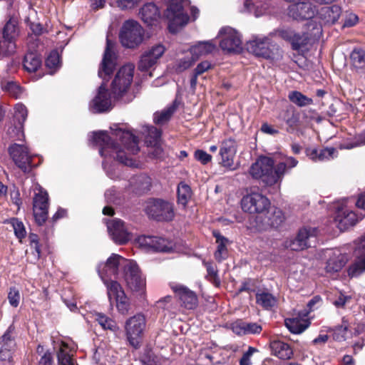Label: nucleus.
<instances>
[{
	"label": "nucleus",
	"mask_w": 365,
	"mask_h": 365,
	"mask_svg": "<svg viewBox=\"0 0 365 365\" xmlns=\"http://www.w3.org/2000/svg\"><path fill=\"white\" fill-rule=\"evenodd\" d=\"M107 229L111 239L117 244H125L130 240V233L124 222L118 218L106 222Z\"/></svg>",
	"instance_id": "obj_25"
},
{
	"label": "nucleus",
	"mask_w": 365,
	"mask_h": 365,
	"mask_svg": "<svg viewBox=\"0 0 365 365\" xmlns=\"http://www.w3.org/2000/svg\"><path fill=\"white\" fill-rule=\"evenodd\" d=\"M269 200L258 192H252L245 195L241 200L243 211L250 213H264L270 206Z\"/></svg>",
	"instance_id": "obj_12"
},
{
	"label": "nucleus",
	"mask_w": 365,
	"mask_h": 365,
	"mask_svg": "<svg viewBox=\"0 0 365 365\" xmlns=\"http://www.w3.org/2000/svg\"><path fill=\"white\" fill-rule=\"evenodd\" d=\"M275 8L270 0H245L242 13L252 14L256 17L274 13Z\"/></svg>",
	"instance_id": "obj_23"
},
{
	"label": "nucleus",
	"mask_w": 365,
	"mask_h": 365,
	"mask_svg": "<svg viewBox=\"0 0 365 365\" xmlns=\"http://www.w3.org/2000/svg\"><path fill=\"white\" fill-rule=\"evenodd\" d=\"M134 69L135 66L128 63L118 70L111 84L114 98L118 99L127 92L133 81Z\"/></svg>",
	"instance_id": "obj_7"
},
{
	"label": "nucleus",
	"mask_w": 365,
	"mask_h": 365,
	"mask_svg": "<svg viewBox=\"0 0 365 365\" xmlns=\"http://www.w3.org/2000/svg\"><path fill=\"white\" fill-rule=\"evenodd\" d=\"M166 51L165 46L160 43L155 44L140 56L138 68L140 71H147L157 64Z\"/></svg>",
	"instance_id": "obj_18"
},
{
	"label": "nucleus",
	"mask_w": 365,
	"mask_h": 365,
	"mask_svg": "<svg viewBox=\"0 0 365 365\" xmlns=\"http://www.w3.org/2000/svg\"><path fill=\"white\" fill-rule=\"evenodd\" d=\"M148 136L146 137V143L150 146H155L159 144L161 137V131L153 126H146Z\"/></svg>",
	"instance_id": "obj_51"
},
{
	"label": "nucleus",
	"mask_w": 365,
	"mask_h": 365,
	"mask_svg": "<svg viewBox=\"0 0 365 365\" xmlns=\"http://www.w3.org/2000/svg\"><path fill=\"white\" fill-rule=\"evenodd\" d=\"M125 259L120 255L113 253L108 258L106 262L98 264L97 271L106 287H108V283L117 282L113 279L112 277L115 278V276L118 274L119 265L122 262L125 263Z\"/></svg>",
	"instance_id": "obj_11"
},
{
	"label": "nucleus",
	"mask_w": 365,
	"mask_h": 365,
	"mask_svg": "<svg viewBox=\"0 0 365 365\" xmlns=\"http://www.w3.org/2000/svg\"><path fill=\"white\" fill-rule=\"evenodd\" d=\"M220 46L226 53H237L242 50L240 34L231 27L222 28L219 31Z\"/></svg>",
	"instance_id": "obj_14"
},
{
	"label": "nucleus",
	"mask_w": 365,
	"mask_h": 365,
	"mask_svg": "<svg viewBox=\"0 0 365 365\" xmlns=\"http://www.w3.org/2000/svg\"><path fill=\"white\" fill-rule=\"evenodd\" d=\"M216 48L215 44L211 41H201L190 48V54L196 58L212 53Z\"/></svg>",
	"instance_id": "obj_39"
},
{
	"label": "nucleus",
	"mask_w": 365,
	"mask_h": 365,
	"mask_svg": "<svg viewBox=\"0 0 365 365\" xmlns=\"http://www.w3.org/2000/svg\"><path fill=\"white\" fill-rule=\"evenodd\" d=\"M60 56L56 51H52L46 60V65L50 69L56 70L59 67Z\"/></svg>",
	"instance_id": "obj_57"
},
{
	"label": "nucleus",
	"mask_w": 365,
	"mask_h": 365,
	"mask_svg": "<svg viewBox=\"0 0 365 365\" xmlns=\"http://www.w3.org/2000/svg\"><path fill=\"white\" fill-rule=\"evenodd\" d=\"M247 49L257 57L265 59H274L279 53V46L269 36L254 35L247 42Z\"/></svg>",
	"instance_id": "obj_4"
},
{
	"label": "nucleus",
	"mask_w": 365,
	"mask_h": 365,
	"mask_svg": "<svg viewBox=\"0 0 365 365\" xmlns=\"http://www.w3.org/2000/svg\"><path fill=\"white\" fill-rule=\"evenodd\" d=\"M194 157L196 160L200 162L202 165H206L212 160V155L203 150H196Z\"/></svg>",
	"instance_id": "obj_60"
},
{
	"label": "nucleus",
	"mask_w": 365,
	"mask_h": 365,
	"mask_svg": "<svg viewBox=\"0 0 365 365\" xmlns=\"http://www.w3.org/2000/svg\"><path fill=\"white\" fill-rule=\"evenodd\" d=\"M307 155L314 162H324L337 156L335 148L327 147L322 149L310 148L307 150Z\"/></svg>",
	"instance_id": "obj_31"
},
{
	"label": "nucleus",
	"mask_w": 365,
	"mask_h": 365,
	"mask_svg": "<svg viewBox=\"0 0 365 365\" xmlns=\"http://www.w3.org/2000/svg\"><path fill=\"white\" fill-rule=\"evenodd\" d=\"M363 145H365V131L354 138L340 143L339 147L340 149H351Z\"/></svg>",
	"instance_id": "obj_49"
},
{
	"label": "nucleus",
	"mask_w": 365,
	"mask_h": 365,
	"mask_svg": "<svg viewBox=\"0 0 365 365\" xmlns=\"http://www.w3.org/2000/svg\"><path fill=\"white\" fill-rule=\"evenodd\" d=\"M191 197V189L189 185L180 182L178 187V202L185 207Z\"/></svg>",
	"instance_id": "obj_47"
},
{
	"label": "nucleus",
	"mask_w": 365,
	"mask_h": 365,
	"mask_svg": "<svg viewBox=\"0 0 365 365\" xmlns=\"http://www.w3.org/2000/svg\"><path fill=\"white\" fill-rule=\"evenodd\" d=\"M95 317L96 320L103 329H109L112 331L118 330L119 328L116 322L104 314L98 312L96 313Z\"/></svg>",
	"instance_id": "obj_45"
},
{
	"label": "nucleus",
	"mask_w": 365,
	"mask_h": 365,
	"mask_svg": "<svg viewBox=\"0 0 365 365\" xmlns=\"http://www.w3.org/2000/svg\"><path fill=\"white\" fill-rule=\"evenodd\" d=\"M317 234L316 228L303 227L299 230L294 239L285 242V246L294 251L304 250L312 246V242L315 240Z\"/></svg>",
	"instance_id": "obj_17"
},
{
	"label": "nucleus",
	"mask_w": 365,
	"mask_h": 365,
	"mask_svg": "<svg viewBox=\"0 0 365 365\" xmlns=\"http://www.w3.org/2000/svg\"><path fill=\"white\" fill-rule=\"evenodd\" d=\"M10 222L14 228V234L17 238L21 240L26 235V231L24 223L17 218H12Z\"/></svg>",
	"instance_id": "obj_56"
},
{
	"label": "nucleus",
	"mask_w": 365,
	"mask_h": 365,
	"mask_svg": "<svg viewBox=\"0 0 365 365\" xmlns=\"http://www.w3.org/2000/svg\"><path fill=\"white\" fill-rule=\"evenodd\" d=\"M143 36L142 26L136 21L128 20L121 28L120 40L123 46L133 48L143 42Z\"/></svg>",
	"instance_id": "obj_6"
},
{
	"label": "nucleus",
	"mask_w": 365,
	"mask_h": 365,
	"mask_svg": "<svg viewBox=\"0 0 365 365\" xmlns=\"http://www.w3.org/2000/svg\"><path fill=\"white\" fill-rule=\"evenodd\" d=\"M8 151L15 165L24 173L31 170L34 156L26 145L14 143L9 147Z\"/></svg>",
	"instance_id": "obj_13"
},
{
	"label": "nucleus",
	"mask_w": 365,
	"mask_h": 365,
	"mask_svg": "<svg viewBox=\"0 0 365 365\" xmlns=\"http://www.w3.org/2000/svg\"><path fill=\"white\" fill-rule=\"evenodd\" d=\"M272 353L280 359L287 360L292 358L293 351L290 346L281 341H274L270 344Z\"/></svg>",
	"instance_id": "obj_37"
},
{
	"label": "nucleus",
	"mask_w": 365,
	"mask_h": 365,
	"mask_svg": "<svg viewBox=\"0 0 365 365\" xmlns=\"http://www.w3.org/2000/svg\"><path fill=\"white\" fill-rule=\"evenodd\" d=\"M249 173L253 179L260 180L265 187L277 185L279 189L286 173V165L277 163L274 165L273 158L262 155L251 165Z\"/></svg>",
	"instance_id": "obj_3"
},
{
	"label": "nucleus",
	"mask_w": 365,
	"mask_h": 365,
	"mask_svg": "<svg viewBox=\"0 0 365 365\" xmlns=\"http://www.w3.org/2000/svg\"><path fill=\"white\" fill-rule=\"evenodd\" d=\"M19 34L18 22L14 18L9 19L3 29V38L4 43H8L9 47L14 51L16 48L15 41Z\"/></svg>",
	"instance_id": "obj_32"
},
{
	"label": "nucleus",
	"mask_w": 365,
	"mask_h": 365,
	"mask_svg": "<svg viewBox=\"0 0 365 365\" xmlns=\"http://www.w3.org/2000/svg\"><path fill=\"white\" fill-rule=\"evenodd\" d=\"M8 299L9 304L14 307H17L19 304L20 294L16 287H11L8 294Z\"/></svg>",
	"instance_id": "obj_59"
},
{
	"label": "nucleus",
	"mask_w": 365,
	"mask_h": 365,
	"mask_svg": "<svg viewBox=\"0 0 365 365\" xmlns=\"http://www.w3.org/2000/svg\"><path fill=\"white\" fill-rule=\"evenodd\" d=\"M204 265L206 267L208 279L213 283L216 287L220 286V280L218 277L217 270L213 267L212 264L210 262H204Z\"/></svg>",
	"instance_id": "obj_55"
},
{
	"label": "nucleus",
	"mask_w": 365,
	"mask_h": 365,
	"mask_svg": "<svg viewBox=\"0 0 365 365\" xmlns=\"http://www.w3.org/2000/svg\"><path fill=\"white\" fill-rule=\"evenodd\" d=\"M319 18L324 24H334L339 19L341 14V8L338 5L324 6L317 11Z\"/></svg>",
	"instance_id": "obj_30"
},
{
	"label": "nucleus",
	"mask_w": 365,
	"mask_h": 365,
	"mask_svg": "<svg viewBox=\"0 0 365 365\" xmlns=\"http://www.w3.org/2000/svg\"><path fill=\"white\" fill-rule=\"evenodd\" d=\"M111 130L112 135L120 139L121 145L111 142L110 137L103 130L93 133L91 142L100 146L99 153L102 157H113L125 165L136 167V163L130 155L137 154L140 150L138 138L130 131L120 128Z\"/></svg>",
	"instance_id": "obj_1"
},
{
	"label": "nucleus",
	"mask_w": 365,
	"mask_h": 365,
	"mask_svg": "<svg viewBox=\"0 0 365 365\" xmlns=\"http://www.w3.org/2000/svg\"><path fill=\"white\" fill-rule=\"evenodd\" d=\"M1 87L3 91L7 92L15 98H19L21 93L20 87L14 81H2L1 83Z\"/></svg>",
	"instance_id": "obj_53"
},
{
	"label": "nucleus",
	"mask_w": 365,
	"mask_h": 365,
	"mask_svg": "<svg viewBox=\"0 0 365 365\" xmlns=\"http://www.w3.org/2000/svg\"><path fill=\"white\" fill-rule=\"evenodd\" d=\"M348 322L343 319L342 324L333 329V338L336 341H342L346 339L348 331Z\"/></svg>",
	"instance_id": "obj_54"
},
{
	"label": "nucleus",
	"mask_w": 365,
	"mask_h": 365,
	"mask_svg": "<svg viewBox=\"0 0 365 365\" xmlns=\"http://www.w3.org/2000/svg\"><path fill=\"white\" fill-rule=\"evenodd\" d=\"M138 243L141 247L150 249L156 252H172L174 250V244L165 238L154 236H140Z\"/></svg>",
	"instance_id": "obj_22"
},
{
	"label": "nucleus",
	"mask_w": 365,
	"mask_h": 365,
	"mask_svg": "<svg viewBox=\"0 0 365 365\" xmlns=\"http://www.w3.org/2000/svg\"><path fill=\"white\" fill-rule=\"evenodd\" d=\"M289 100L298 107H304L313 103V100L297 91H290L288 94Z\"/></svg>",
	"instance_id": "obj_44"
},
{
	"label": "nucleus",
	"mask_w": 365,
	"mask_h": 365,
	"mask_svg": "<svg viewBox=\"0 0 365 365\" xmlns=\"http://www.w3.org/2000/svg\"><path fill=\"white\" fill-rule=\"evenodd\" d=\"M317 13V6L308 0L294 3L287 8L288 16L298 21L311 19Z\"/></svg>",
	"instance_id": "obj_15"
},
{
	"label": "nucleus",
	"mask_w": 365,
	"mask_h": 365,
	"mask_svg": "<svg viewBox=\"0 0 365 365\" xmlns=\"http://www.w3.org/2000/svg\"><path fill=\"white\" fill-rule=\"evenodd\" d=\"M258 350L256 348L249 346L247 351L243 354L242 358L240 359L239 363L240 365H251V357Z\"/></svg>",
	"instance_id": "obj_61"
},
{
	"label": "nucleus",
	"mask_w": 365,
	"mask_h": 365,
	"mask_svg": "<svg viewBox=\"0 0 365 365\" xmlns=\"http://www.w3.org/2000/svg\"><path fill=\"white\" fill-rule=\"evenodd\" d=\"M196 58L190 55V53L185 57L178 60L175 65V70L178 73L183 72L189 68L195 61Z\"/></svg>",
	"instance_id": "obj_50"
},
{
	"label": "nucleus",
	"mask_w": 365,
	"mask_h": 365,
	"mask_svg": "<svg viewBox=\"0 0 365 365\" xmlns=\"http://www.w3.org/2000/svg\"><path fill=\"white\" fill-rule=\"evenodd\" d=\"M365 215H359L346 207H341L336 210L334 222L341 231H345L354 226Z\"/></svg>",
	"instance_id": "obj_21"
},
{
	"label": "nucleus",
	"mask_w": 365,
	"mask_h": 365,
	"mask_svg": "<svg viewBox=\"0 0 365 365\" xmlns=\"http://www.w3.org/2000/svg\"><path fill=\"white\" fill-rule=\"evenodd\" d=\"M280 117L288 126L287 128V132H293L299 121V113L294 108H290L282 113Z\"/></svg>",
	"instance_id": "obj_40"
},
{
	"label": "nucleus",
	"mask_w": 365,
	"mask_h": 365,
	"mask_svg": "<svg viewBox=\"0 0 365 365\" xmlns=\"http://www.w3.org/2000/svg\"><path fill=\"white\" fill-rule=\"evenodd\" d=\"M245 335L251 334H259L262 331V327L257 323L245 322Z\"/></svg>",
	"instance_id": "obj_64"
},
{
	"label": "nucleus",
	"mask_w": 365,
	"mask_h": 365,
	"mask_svg": "<svg viewBox=\"0 0 365 365\" xmlns=\"http://www.w3.org/2000/svg\"><path fill=\"white\" fill-rule=\"evenodd\" d=\"M114 46V43L107 37L106 49L98 73L99 78H102L103 82L99 86L96 96L90 104V108L94 113L106 112L112 108L111 97L105 81L109 80L115 69Z\"/></svg>",
	"instance_id": "obj_2"
},
{
	"label": "nucleus",
	"mask_w": 365,
	"mask_h": 365,
	"mask_svg": "<svg viewBox=\"0 0 365 365\" xmlns=\"http://www.w3.org/2000/svg\"><path fill=\"white\" fill-rule=\"evenodd\" d=\"M237 143L232 138L224 140L221 143L220 155L221 157L220 164L230 170H235L238 165L234 164V158L237 153Z\"/></svg>",
	"instance_id": "obj_24"
},
{
	"label": "nucleus",
	"mask_w": 365,
	"mask_h": 365,
	"mask_svg": "<svg viewBox=\"0 0 365 365\" xmlns=\"http://www.w3.org/2000/svg\"><path fill=\"white\" fill-rule=\"evenodd\" d=\"M177 108V105L174 102L172 105L167 107L160 112H156L154 113L153 120L155 124L163 125L168 122L172 115L174 113Z\"/></svg>",
	"instance_id": "obj_43"
},
{
	"label": "nucleus",
	"mask_w": 365,
	"mask_h": 365,
	"mask_svg": "<svg viewBox=\"0 0 365 365\" xmlns=\"http://www.w3.org/2000/svg\"><path fill=\"white\" fill-rule=\"evenodd\" d=\"M145 326V317L140 314L126 320L125 324V334L130 345L133 348L138 349L140 347Z\"/></svg>",
	"instance_id": "obj_8"
},
{
	"label": "nucleus",
	"mask_w": 365,
	"mask_h": 365,
	"mask_svg": "<svg viewBox=\"0 0 365 365\" xmlns=\"http://www.w3.org/2000/svg\"><path fill=\"white\" fill-rule=\"evenodd\" d=\"M359 22V17L356 14L350 13L346 16L343 27H352L356 25Z\"/></svg>",
	"instance_id": "obj_63"
},
{
	"label": "nucleus",
	"mask_w": 365,
	"mask_h": 365,
	"mask_svg": "<svg viewBox=\"0 0 365 365\" xmlns=\"http://www.w3.org/2000/svg\"><path fill=\"white\" fill-rule=\"evenodd\" d=\"M168 6L165 16L168 20V29L170 33H177L189 21L188 15L184 12V0H167Z\"/></svg>",
	"instance_id": "obj_5"
},
{
	"label": "nucleus",
	"mask_w": 365,
	"mask_h": 365,
	"mask_svg": "<svg viewBox=\"0 0 365 365\" xmlns=\"http://www.w3.org/2000/svg\"><path fill=\"white\" fill-rule=\"evenodd\" d=\"M15 327L10 325L5 333L0 338V359L4 361H10L16 343L14 339Z\"/></svg>",
	"instance_id": "obj_26"
},
{
	"label": "nucleus",
	"mask_w": 365,
	"mask_h": 365,
	"mask_svg": "<svg viewBox=\"0 0 365 365\" xmlns=\"http://www.w3.org/2000/svg\"><path fill=\"white\" fill-rule=\"evenodd\" d=\"M41 61L34 53H28L24 57V66L29 72H35L41 66Z\"/></svg>",
	"instance_id": "obj_48"
},
{
	"label": "nucleus",
	"mask_w": 365,
	"mask_h": 365,
	"mask_svg": "<svg viewBox=\"0 0 365 365\" xmlns=\"http://www.w3.org/2000/svg\"><path fill=\"white\" fill-rule=\"evenodd\" d=\"M124 279L128 287L133 292L142 290L145 285L138 264L133 260H125Z\"/></svg>",
	"instance_id": "obj_16"
},
{
	"label": "nucleus",
	"mask_w": 365,
	"mask_h": 365,
	"mask_svg": "<svg viewBox=\"0 0 365 365\" xmlns=\"http://www.w3.org/2000/svg\"><path fill=\"white\" fill-rule=\"evenodd\" d=\"M308 312L299 313L298 316L293 318L286 319L284 324L290 332L295 334L302 333L309 326V322L306 317Z\"/></svg>",
	"instance_id": "obj_28"
},
{
	"label": "nucleus",
	"mask_w": 365,
	"mask_h": 365,
	"mask_svg": "<svg viewBox=\"0 0 365 365\" xmlns=\"http://www.w3.org/2000/svg\"><path fill=\"white\" fill-rule=\"evenodd\" d=\"M74 347L62 341L57 354L58 365H76L72 359Z\"/></svg>",
	"instance_id": "obj_38"
},
{
	"label": "nucleus",
	"mask_w": 365,
	"mask_h": 365,
	"mask_svg": "<svg viewBox=\"0 0 365 365\" xmlns=\"http://www.w3.org/2000/svg\"><path fill=\"white\" fill-rule=\"evenodd\" d=\"M256 302L265 309H270L277 303V299L271 293L267 292L256 294Z\"/></svg>",
	"instance_id": "obj_42"
},
{
	"label": "nucleus",
	"mask_w": 365,
	"mask_h": 365,
	"mask_svg": "<svg viewBox=\"0 0 365 365\" xmlns=\"http://www.w3.org/2000/svg\"><path fill=\"white\" fill-rule=\"evenodd\" d=\"M325 257L324 270L329 275L339 272L348 262L346 255L342 253L339 249L327 251Z\"/></svg>",
	"instance_id": "obj_20"
},
{
	"label": "nucleus",
	"mask_w": 365,
	"mask_h": 365,
	"mask_svg": "<svg viewBox=\"0 0 365 365\" xmlns=\"http://www.w3.org/2000/svg\"><path fill=\"white\" fill-rule=\"evenodd\" d=\"M213 235L216 238V242L218 244L217 249L215 252V258L218 262H222L227 256V243L228 240L215 231L213 232Z\"/></svg>",
	"instance_id": "obj_41"
},
{
	"label": "nucleus",
	"mask_w": 365,
	"mask_h": 365,
	"mask_svg": "<svg viewBox=\"0 0 365 365\" xmlns=\"http://www.w3.org/2000/svg\"><path fill=\"white\" fill-rule=\"evenodd\" d=\"M358 252L360 259L348 269V274L351 277H356L365 271V235L361 239Z\"/></svg>",
	"instance_id": "obj_33"
},
{
	"label": "nucleus",
	"mask_w": 365,
	"mask_h": 365,
	"mask_svg": "<svg viewBox=\"0 0 365 365\" xmlns=\"http://www.w3.org/2000/svg\"><path fill=\"white\" fill-rule=\"evenodd\" d=\"M309 38L307 35L304 33L302 34L295 33L290 43L293 50L299 51L308 43Z\"/></svg>",
	"instance_id": "obj_52"
},
{
	"label": "nucleus",
	"mask_w": 365,
	"mask_h": 365,
	"mask_svg": "<svg viewBox=\"0 0 365 365\" xmlns=\"http://www.w3.org/2000/svg\"><path fill=\"white\" fill-rule=\"evenodd\" d=\"M265 212L264 216L262 220V229L277 227L283 222L284 217L280 209L269 206Z\"/></svg>",
	"instance_id": "obj_29"
},
{
	"label": "nucleus",
	"mask_w": 365,
	"mask_h": 365,
	"mask_svg": "<svg viewBox=\"0 0 365 365\" xmlns=\"http://www.w3.org/2000/svg\"><path fill=\"white\" fill-rule=\"evenodd\" d=\"M145 212L150 218L157 221H170L175 215L173 205L160 199L150 200Z\"/></svg>",
	"instance_id": "obj_9"
},
{
	"label": "nucleus",
	"mask_w": 365,
	"mask_h": 365,
	"mask_svg": "<svg viewBox=\"0 0 365 365\" xmlns=\"http://www.w3.org/2000/svg\"><path fill=\"white\" fill-rule=\"evenodd\" d=\"M27 116L28 110L26 107L22 103H17L14 107V120L18 123V125L15 128L18 130L19 136L17 140H21V138H24L23 128Z\"/></svg>",
	"instance_id": "obj_35"
},
{
	"label": "nucleus",
	"mask_w": 365,
	"mask_h": 365,
	"mask_svg": "<svg viewBox=\"0 0 365 365\" xmlns=\"http://www.w3.org/2000/svg\"><path fill=\"white\" fill-rule=\"evenodd\" d=\"M140 0H117V6L123 11L130 10L138 5Z\"/></svg>",
	"instance_id": "obj_58"
},
{
	"label": "nucleus",
	"mask_w": 365,
	"mask_h": 365,
	"mask_svg": "<svg viewBox=\"0 0 365 365\" xmlns=\"http://www.w3.org/2000/svg\"><path fill=\"white\" fill-rule=\"evenodd\" d=\"M171 288L178 297L182 307L187 309H194L197 307L198 299L193 291L180 284L173 285Z\"/></svg>",
	"instance_id": "obj_27"
},
{
	"label": "nucleus",
	"mask_w": 365,
	"mask_h": 365,
	"mask_svg": "<svg viewBox=\"0 0 365 365\" xmlns=\"http://www.w3.org/2000/svg\"><path fill=\"white\" fill-rule=\"evenodd\" d=\"M351 299V297L344 294L341 292H339L338 295L332 301V304L336 308H344L346 302Z\"/></svg>",
	"instance_id": "obj_62"
},
{
	"label": "nucleus",
	"mask_w": 365,
	"mask_h": 365,
	"mask_svg": "<svg viewBox=\"0 0 365 365\" xmlns=\"http://www.w3.org/2000/svg\"><path fill=\"white\" fill-rule=\"evenodd\" d=\"M33 212L36 222L41 225L48 217V195L38 184L34 186Z\"/></svg>",
	"instance_id": "obj_10"
},
{
	"label": "nucleus",
	"mask_w": 365,
	"mask_h": 365,
	"mask_svg": "<svg viewBox=\"0 0 365 365\" xmlns=\"http://www.w3.org/2000/svg\"><path fill=\"white\" fill-rule=\"evenodd\" d=\"M106 289L110 303L114 300L118 311L122 314H128L130 302L121 285L118 282H113L108 284Z\"/></svg>",
	"instance_id": "obj_19"
},
{
	"label": "nucleus",
	"mask_w": 365,
	"mask_h": 365,
	"mask_svg": "<svg viewBox=\"0 0 365 365\" xmlns=\"http://www.w3.org/2000/svg\"><path fill=\"white\" fill-rule=\"evenodd\" d=\"M351 64L356 68H365V51L361 48H354L351 54Z\"/></svg>",
	"instance_id": "obj_46"
},
{
	"label": "nucleus",
	"mask_w": 365,
	"mask_h": 365,
	"mask_svg": "<svg viewBox=\"0 0 365 365\" xmlns=\"http://www.w3.org/2000/svg\"><path fill=\"white\" fill-rule=\"evenodd\" d=\"M151 185V178L145 174H140L134 176L130 180V185L133 187V191L139 194H142L150 190Z\"/></svg>",
	"instance_id": "obj_36"
},
{
	"label": "nucleus",
	"mask_w": 365,
	"mask_h": 365,
	"mask_svg": "<svg viewBox=\"0 0 365 365\" xmlns=\"http://www.w3.org/2000/svg\"><path fill=\"white\" fill-rule=\"evenodd\" d=\"M142 20L148 25L152 26L160 17L158 8L153 3L145 4L140 10Z\"/></svg>",
	"instance_id": "obj_34"
}]
</instances>
